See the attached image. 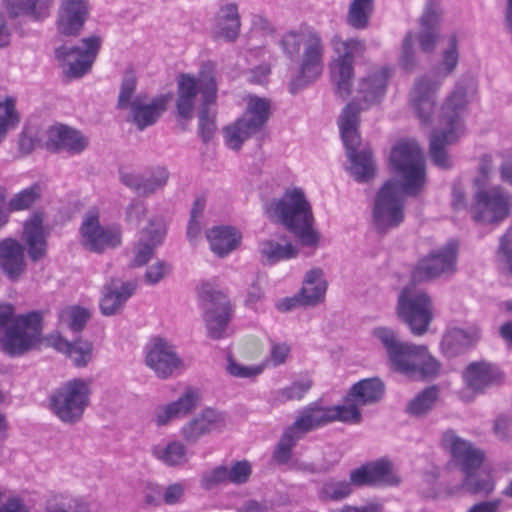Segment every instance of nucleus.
Wrapping results in <instances>:
<instances>
[{
    "mask_svg": "<svg viewBox=\"0 0 512 512\" xmlns=\"http://www.w3.org/2000/svg\"><path fill=\"white\" fill-rule=\"evenodd\" d=\"M438 399V389L428 387L416 395L407 405L406 411L412 416L426 415L435 405Z\"/></svg>",
    "mask_w": 512,
    "mask_h": 512,
    "instance_id": "obj_48",
    "label": "nucleus"
},
{
    "mask_svg": "<svg viewBox=\"0 0 512 512\" xmlns=\"http://www.w3.org/2000/svg\"><path fill=\"white\" fill-rule=\"evenodd\" d=\"M102 39L92 35L81 40V46H60L55 49V57L65 68L70 78L84 76L92 67L100 50Z\"/></svg>",
    "mask_w": 512,
    "mask_h": 512,
    "instance_id": "obj_15",
    "label": "nucleus"
},
{
    "mask_svg": "<svg viewBox=\"0 0 512 512\" xmlns=\"http://www.w3.org/2000/svg\"><path fill=\"white\" fill-rule=\"evenodd\" d=\"M463 379L467 388L474 393L482 394L488 389L501 384L503 373L493 363L486 361L472 362L464 370Z\"/></svg>",
    "mask_w": 512,
    "mask_h": 512,
    "instance_id": "obj_26",
    "label": "nucleus"
},
{
    "mask_svg": "<svg viewBox=\"0 0 512 512\" xmlns=\"http://www.w3.org/2000/svg\"><path fill=\"white\" fill-rule=\"evenodd\" d=\"M152 454L167 466H179L188 461L187 449L180 441L156 445L152 449Z\"/></svg>",
    "mask_w": 512,
    "mask_h": 512,
    "instance_id": "obj_44",
    "label": "nucleus"
},
{
    "mask_svg": "<svg viewBox=\"0 0 512 512\" xmlns=\"http://www.w3.org/2000/svg\"><path fill=\"white\" fill-rule=\"evenodd\" d=\"M170 99V94H162L146 104L141 101L140 97L134 98L130 107L131 121L140 131L154 125L165 112Z\"/></svg>",
    "mask_w": 512,
    "mask_h": 512,
    "instance_id": "obj_32",
    "label": "nucleus"
},
{
    "mask_svg": "<svg viewBox=\"0 0 512 512\" xmlns=\"http://www.w3.org/2000/svg\"><path fill=\"white\" fill-rule=\"evenodd\" d=\"M137 283L134 281L121 282L112 281L105 286V294L100 302V309L103 315L112 316L116 314L134 294Z\"/></svg>",
    "mask_w": 512,
    "mask_h": 512,
    "instance_id": "obj_39",
    "label": "nucleus"
},
{
    "mask_svg": "<svg viewBox=\"0 0 512 512\" xmlns=\"http://www.w3.org/2000/svg\"><path fill=\"white\" fill-rule=\"evenodd\" d=\"M389 77V69L385 67L369 72L358 81L356 97L349 104H355L359 109V114L361 111L379 104L386 94Z\"/></svg>",
    "mask_w": 512,
    "mask_h": 512,
    "instance_id": "obj_20",
    "label": "nucleus"
},
{
    "mask_svg": "<svg viewBox=\"0 0 512 512\" xmlns=\"http://www.w3.org/2000/svg\"><path fill=\"white\" fill-rule=\"evenodd\" d=\"M352 492L353 488L348 480L331 477L322 482L318 488L317 496L321 501L338 502L348 498Z\"/></svg>",
    "mask_w": 512,
    "mask_h": 512,
    "instance_id": "obj_45",
    "label": "nucleus"
},
{
    "mask_svg": "<svg viewBox=\"0 0 512 512\" xmlns=\"http://www.w3.org/2000/svg\"><path fill=\"white\" fill-rule=\"evenodd\" d=\"M511 208L512 195L498 185L475 194L473 218L488 224L499 223L509 216Z\"/></svg>",
    "mask_w": 512,
    "mask_h": 512,
    "instance_id": "obj_17",
    "label": "nucleus"
},
{
    "mask_svg": "<svg viewBox=\"0 0 512 512\" xmlns=\"http://www.w3.org/2000/svg\"><path fill=\"white\" fill-rule=\"evenodd\" d=\"M228 482V468L226 466L215 467L212 470L203 473L201 477V486L205 490H211Z\"/></svg>",
    "mask_w": 512,
    "mask_h": 512,
    "instance_id": "obj_57",
    "label": "nucleus"
},
{
    "mask_svg": "<svg viewBox=\"0 0 512 512\" xmlns=\"http://www.w3.org/2000/svg\"><path fill=\"white\" fill-rule=\"evenodd\" d=\"M397 313L412 334H425L433 319V302L423 289L407 286L398 296Z\"/></svg>",
    "mask_w": 512,
    "mask_h": 512,
    "instance_id": "obj_11",
    "label": "nucleus"
},
{
    "mask_svg": "<svg viewBox=\"0 0 512 512\" xmlns=\"http://www.w3.org/2000/svg\"><path fill=\"white\" fill-rule=\"evenodd\" d=\"M279 44L289 60L298 62V73L288 86L294 95L322 75L326 45L321 33L311 26H301L284 33Z\"/></svg>",
    "mask_w": 512,
    "mask_h": 512,
    "instance_id": "obj_2",
    "label": "nucleus"
},
{
    "mask_svg": "<svg viewBox=\"0 0 512 512\" xmlns=\"http://www.w3.org/2000/svg\"><path fill=\"white\" fill-rule=\"evenodd\" d=\"M338 126L347 157L351 162L350 173L358 182L369 181L374 176L375 165L370 150L357 151L360 144L359 109L355 104H347L343 108Z\"/></svg>",
    "mask_w": 512,
    "mask_h": 512,
    "instance_id": "obj_6",
    "label": "nucleus"
},
{
    "mask_svg": "<svg viewBox=\"0 0 512 512\" xmlns=\"http://www.w3.org/2000/svg\"><path fill=\"white\" fill-rule=\"evenodd\" d=\"M165 235V229L160 221H150L148 227L139 234L138 242L134 249L132 265L139 267L145 265L151 258L154 249L161 244Z\"/></svg>",
    "mask_w": 512,
    "mask_h": 512,
    "instance_id": "obj_35",
    "label": "nucleus"
},
{
    "mask_svg": "<svg viewBox=\"0 0 512 512\" xmlns=\"http://www.w3.org/2000/svg\"><path fill=\"white\" fill-rule=\"evenodd\" d=\"M47 510L48 512H90V507L83 498L60 495L48 503Z\"/></svg>",
    "mask_w": 512,
    "mask_h": 512,
    "instance_id": "obj_50",
    "label": "nucleus"
},
{
    "mask_svg": "<svg viewBox=\"0 0 512 512\" xmlns=\"http://www.w3.org/2000/svg\"><path fill=\"white\" fill-rule=\"evenodd\" d=\"M466 88L457 82L452 93L447 97L441 112V123L445 129L433 131L430 137V157L432 162L441 169H450L452 161L445 147L454 143L463 133L462 115L467 104Z\"/></svg>",
    "mask_w": 512,
    "mask_h": 512,
    "instance_id": "obj_4",
    "label": "nucleus"
},
{
    "mask_svg": "<svg viewBox=\"0 0 512 512\" xmlns=\"http://www.w3.org/2000/svg\"><path fill=\"white\" fill-rule=\"evenodd\" d=\"M262 365L245 366L235 362L232 358L228 359L227 371L230 375L237 378H252L263 372Z\"/></svg>",
    "mask_w": 512,
    "mask_h": 512,
    "instance_id": "obj_59",
    "label": "nucleus"
},
{
    "mask_svg": "<svg viewBox=\"0 0 512 512\" xmlns=\"http://www.w3.org/2000/svg\"><path fill=\"white\" fill-rule=\"evenodd\" d=\"M89 382L74 378L52 392L49 397L51 411L64 423L78 422L89 405Z\"/></svg>",
    "mask_w": 512,
    "mask_h": 512,
    "instance_id": "obj_10",
    "label": "nucleus"
},
{
    "mask_svg": "<svg viewBox=\"0 0 512 512\" xmlns=\"http://www.w3.org/2000/svg\"><path fill=\"white\" fill-rule=\"evenodd\" d=\"M390 164L401 182L390 179L378 191L372 212L379 233L398 227L404 220V195L416 196L425 184V159L415 141H400L392 149Z\"/></svg>",
    "mask_w": 512,
    "mask_h": 512,
    "instance_id": "obj_1",
    "label": "nucleus"
},
{
    "mask_svg": "<svg viewBox=\"0 0 512 512\" xmlns=\"http://www.w3.org/2000/svg\"><path fill=\"white\" fill-rule=\"evenodd\" d=\"M224 426V415L219 411L207 408L186 422L182 426L180 434L188 444H195L202 436L221 430Z\"/></svg>",
    "mask_w": 512,
    "mask_h": 512,
    "instance_id": "obj_30",
    "label": "nucleus"
},
{
    "mask_svg": "<svg viewBox=\"0 0 512 512\" xmlns=\"http://www.w3.org/2000/svg\"><path fill=\"white\" fill-rule=\"evenodd\" d=\"M479 339L477 328H449L442 337L441 350L449 358L464 353Z\"/></svg>",
    "mask_w": 512,
    "mask_h": 512,
    "instance_id": "obj_38",
    "label": "nucleus"
},
{
    "mask_svg": "<svg viewBox=\"0 0 512 512\" xmlns=\"http://www.w3.org/2000/svg\"><path fill=\"white\" fill-rule=\"evenodd\" d=\"M270 218H275L297 237L304 246H313L318 236L312 229L311 207L303 191L298 188L287 190L280 199L266 206Z\"/></svg>",
    "mask_w": 512,
    "mask_h": 512,
    "instance_id": "obj_5",
    "label": "nucleus"
},
{
    "mask_svg": "<svg viewBox=\"0 0 512 512\" xmlns=\"http://www.w3.org/2000/svg\"><path fill=\"white\" fill-rule=\"evenodd\" d=\"M55 0H2L3 7L12 18L27 17L42 22L52 12Z\"/></svg>",
    "mask_w": 512,
    "mask_h": 512,
    "instance_id": "obj_34",
    "label": "nucleus"
},
{
    "mask_svg": "<svg viewBox=\"0 0 512 512\" xmlns=\"http://www.w3.org/2000/svg\"><path fill=\"white\" fill-rule=\"evenodd\" d=\"M45 145L51 152L78 155L88 147L89 138L75 128L59 124L47 130Z\"/></svg>",
    "mask_w": 512,
    "mask_h": 512,
    "instance_id": "obj_24",
    "label": "nucleus"
},
{
    "mask_svg": "<svg viewBox=\"0 0 512 512\" xmlns=\"http://www.w3.org/2000/svg\"><path fill=\"white\" fill-rule=\"evenodd\" d=\"M25 255L23 245L13 239L0 241V269L11 280L16 281L25 271Z\"/></svg>",
    "mask_w": 512,
    "mask_h": 512,
    "instance_id": "obj_33",
    "label": "nucleus"
},
{
    "mask_svg": "<svg viewBox=\"0 0 512 512\" xmlns=\"http://www.w3.org/2000/svg\"><path fill=\"white\" fill-rule=\"evenodd\" d=\"M332 43L337 57L330 64L331 79L336 86V93L345 99L351 94L354 59L364 54L366 45L363 40L357 38L341 40L334 37Z\"/></svg>",
    "mask_w": 512,
    "mask_h": 512,
    "instance_id": "obj_12",
    "label": "nucleus"
},
{
    "mask_svg": "<svg viewBox=\"0 0 512 512\" xmlns=\"http://www.w3.org/2000/svg\"><path fill=\"white\" fill-rule=\"evenodd\" d=\"M478 469L462 471L465 474L463 487L471 494L490 495L495 490V480L491 474L481 476L476 473Z\"/></svg>",
    "mask_w": 512,
    "mask_h": 512,
    "instance_id": "obj_47",
    "label": "nucleus"
},
{
    "mask_svg": "<svg viewBox=\"0 0 512 512\" xmlns=\"http://www.w3.org/2000/svg\"><path fill=\"white\" fill-rule=\"evenodd\" d=\"M145 214V203L139 199H133L126 208L125 220L130 225L137 227Z\"/></svg>",
    "mask_w": 512,
    "mask_h": 512,
    "instance_id": "obj_61",
    "label": "nucleus"
},
{
    "mask_svg": "<svg viewBox=\"0 0 512 512\" xmlns=\"http://www.w3.org/2000/svg\"><path fill=\"white\" fill-rule=\"evenodd\" d=\"M331 417L320 410L316 402L305 406L298 412L295 421L285 429L273 452V459L278 464L290 461L292 450L297 442L307 433L331 423Z\"/></svg>",
    "mask_w": 512,
    "mask_h": 512,
    "instance_id": "obj_8",
    "label": "nucleus"
},
{
    "mask_svg": "<svg viewBox=\"0 0 512 512\" xmlns=\"http://www.w3.org/2000/svg\"><path fill=\"white\" fill-rule=\"evenodd\" d=\"M41 322V314L36 311L17 316L0 340L2 350L12 357L31 350L40 341Z\"/></svg>",
    "mask_w": 512,
    "mask_h": 512,
    "instance_id": "obj_13",
    "label": "nucleus"
},
{
    "mask_svg": "<svg viewBox=\"0 0 512 512\" xmlns=\"http://www.w3.org/2000/svg\"><path fill=\"white\" fill-rule=\"evenodd\" d=\"M457 245L449 242L443 248L421 259L412 271V280L421 282L439 277L454 270Z\"/></svg>",
    "mask_w": 512,
    "mask_h": 512,
    "instance_id": "obj_19",
    "label": "nucleus"
},
{
    "mask_svg": "<svg viewBox=\"0 0 512 512\" xmlns=\"http://www.w3.org/2000/svg\"><path fill=\"white\" fill-rule=\"evenodd\" d=\"M441 446L448 451L462 471L479 469L484 460L481 450L471 442L461 438L454 430H446L442 434Z\"/></svg>",
    "mask_w": 512,
    "mask_h": 512,
    "instance_id": "obj_22",
    "label": "nucleus"
},
{
    "mask_svg": "<svg viewBox=\"0 0 512 512\" xmlns=\"http://www.w3.org/2000/svg\"><path fill=\"white\" fill-rule=\"evenodd\" d=\"M270 117V103L264 98H249L244 115L224 131L225 142L231 149L238 150L243 142L259 132Z\"/></svg>",
    "mask_w": 512,
    "mask_h": 512,
    "instance_id": "obj_14",
    "label": "nucleus"
},
{
    "mask_svg": "<svg viewBox=\"0 0 512 512\" xmlns=\"http://www.w3.org/2000/svg\"><path fill=\"white\" fill-rule=\"evenodd\" d=\"M440 370V363L427 348L413 344L397 371L414 378H432Z\"/></svg>",
    "mask_w": 512,
    "mask_h": 512,
    "instance_id": "obj_27",
    "label": "nucleus"
},
{
    "mask_svg": "<svg viewBox=\"0 0 512 512\" xmlns=\"http://www.w3.org/2000/svg\"><path fill=\"white\" fill-rule=\"evenodd\" d=\"M197 94L201 95L200 106L215 103L217 85L211 69H202L197 77L190 74L179 75L176 108L180 117L184 119L192 118Z\"/></svg>",
    "mask_w": 512,
    "mask_h": 512,
    "instance_id": "obj_9",
    "label": "nucleus"
},
{
    "mask_svg": "<svg viewBox=\"0 0 512 512\" xmlns=\"http://www.w3.org/2000/svg\"><path fill=\"white\" fill-rule=\"evenodd\" d=\"M89 14V0H61L56 19L58 33L68 37L78 36Z\"/></svg>",
    "mask_w": 512,
    "mask_h": 512,
    "instance_id": "obj_21",
    "label": "nucleus"
},
{
    "mask_svg": "<svg viewBox=\"0 0 512 512\" xmlns=\"http://www.w3.org/2000/svg\"><path fill=\"white\" fill-rule=\"evenodd\" d=\"M170 271V266L164 261H158L148 267L144 275V281L148 285L158 284Z\"/></svg>",
    "mask_w": 512,
    "mask_h": 512,
    "instance_id": "obj_62",
    "label": "nucleus"
},
{
    "mask_svg": "<svg viewBox=\"0 0 512 512\" xmlns=\"http://www.w3.org/2000/svg\"><path fill=\"white\" fill-rule=\"evenodd\" d=\"M60 317L63 321L67 322L71 330L80 332L89 319V313L84 308L73 306L62 311Z\"/></svg>",
    "mask_w": 512,
    "mask_h": 512,
    "instance_id": "obj_54",
    "label": "nucleus"
},
{
    "mask_svg": "<svg viewBox=\"0 0 512 512\" xmlns=\"http://www.w3.org/2000/svg\"><path fill=\"white\" fill-rule=\"evenodd\" d=\"M384 394V384L378 378L363 379L355 383L345 397L344 405L322 407L331 419V422L339 421L349 424H359L362 415L360 406L374 404L381 400Z\"/></svg>",
    "mask_w": 512,
    "mask_h": 512,
    "instance_id": "obj_7",
    "label": "nucleus"
},
{
    "mask_svg": "<svg viewBox=\"0 0 512 512\" xmlns=\"http://www.w3.org/2000/svg\"><path fill=\"white\" fill-rule=\"evenodd\" d=\"M251 475V465L248 461H238L228 469L229 482L234 484L246 483Z\"/></svg>",
    "mask_w": 512,
    "mask_h": 512,
    "instance_id": "obj_60",
    "label": "nucleus"
},
{
    "mask_svg": "<svg viewBox=\"0 0 512 512\" xmlns=\"http://www.w3.org/2000/svg\"><path fill=\"white\" fill-rule=\"evenodd\" d=\"M442 0H426L419 18V45L423 52H432L439 37V25L442 19Z\"/></svg>",
    "mask_w": 512,
    "mask_h": 512,
    "instance_id": "obj_28",
    "label": "nucleus"
},
{
    "mask_svg": "<svg viewBox=\"0 0 512 512\" xmlns=\"http://www.w3.org/2000/svg\"><path fill=\"white\" fill-rule=\"evenodd\" d=\"M372 335L385 349L392 368L397 371L413 344L401 341L397 333L389 327H375Z\"/></svg>",
    "mask_w": 512,
    "mask_h": 512,
    "instance_id": "obj_36",
    "label": "nucleus"
},
{
    "mask_svg": "<svg viewBox=\"0 0 512 512\" xmlns=\"http://www.w3.org/2000/svg\"><path fill=\"white\" fill-rule=\"evenodd\" d=\"M21 117L12 97L0 99V143H2L10 131L15 130Z\"/></svg>",
    "mask_w": 512,
    "mask_h": 512,
    "instance_id": "obj_46",
    "label": "nucleus"
},
{
    "mask_svg": "<svg viewBox=\"0 0 512 512\" xmlns=\"http://www.w3.org/2000/svg\"><path fill=\"white\" fill-rule=\"evenodd\" d=\"M199 402V391L188 387L177 400L158 406L155 409L154 422L158 427H161L172 420L184 418L197 408Z\"/></svg>",
    "mask_w": 512,
    "mask_h": 512,
    "instance_id": "obj_29",
    "label": "nucleus"
},
{
    "mask_svg": "<svg viewBox=\"0 0 512 512\" xmlns=\"http://www.w3.org/2000/svg\"><path fill=\"white\" fill-rule=\"evenodd\" d=\"M290 353V346L286 343L273 342L271 345L270 356L267 360L269 365L277 367L285 363Z\"/></svg>",
    "mask_w": 512,
    "mask_h": 512,
    "instance_id": "obj_63",
    "label": "nucleus"
},
{
    "mask_svg": "<svg viewBox=\"0 0 512 512\" xmlns=\"http://www.w3.org/2000/svg\"><path fill=\"white\" fill-rule=\"evenodd\" d=\"M80 232L83 246L95 253H102L107 248H114L121 244L120 228L102 227L95 211H89L85 215Z\"/></svg>",
    "mask_w": 512,
    "mask_h": 512,
    "instance_id": "obj_18",
    "label": "nucleus"
},
{
    "mask_svg": "<svg viewBox=\"0 0 512 512\" xmlns=\"http://www.w3.org/2000/svg\"><path fill=\"white\" fill-rule=\"evenodd\" d=\"M372 486L395 485L398 478L394 475L391 464L385 460L368 463Z\"/></svg>",
    "mask_w": 512,
    "mask_h": 512,
    "instance_id": "obj_49",
    "label": "nucleus"
},
{
    "mask_svg": "<svg viewBox=\"0 0 512 512\" xmlns=\"http://www.w3.org/2000/svg\"><path fill=\"white\" fill-rule=\"evenodd\" d=\"M261 261L267 265L295 258L298 250L291 243L283 239V243L274 239H267L259 244Z\"/></svg>",
    "mask_w": 512,
    "mask_h": 512,
    "instance_id": "obj_42",
    "label": "nucleus"
},
{
    "mask_svg": "<svg viewBox=\"0 0 512 512\" xmlns=\"http://www.w3.org/2000/svg\"><path fill=\"white\" fill-rule=\"evenodd\" d=\"M48 236L49 232L43 226L40 213H34L24 222L22 240L27 246L31 261L37 262L46 256Z\"/></svg>",
    "mask_w": 512,
    "mask_h": 512,
    "instance_id": "obj_31",
    "label": "nucleus"
},
{
    "mask_svg": "<svg viewBox=\"0 0 512 512\" xmlns=\"http://www.w3.org/2000/svg\"><path fill=\"white\" fill-rule=\"evenodd\" d=\"M210 249L219 257H225L240 244L241 234L231 226H217L207 232Z\"/></svg>",
    "mask_w": 512,
    "mask_h": 512,
    "instance_id": "obj_40",
    "label": "nucleus"
},
{
    "mask_svg": "<svg viewBox=\"0 0 512 512\" xmlns=\"http://www.w3.org/2000/svg\"><path fill=\"white\" fill-rule=\"evenodd\" d=\"M199 296L209 304L204 314L208 336L214 340L226 337L232 312L227 296L214 290L208 283L202 284Z\"/></svg>",
    "mask_w": 512,
    "mask_h": 512,
    "instance_id": "obj_16",
    "label": "nucleus"
},
{
    "mask_svg": "<svg viewBox=\"0 0 512 512\" xmlns=\"http://www.w3.org/2000/svg\"><path fill=\"white\" fill-rule=\"evenodd\" d=\"M69 357L77 367H84L92 358V343L84 340H75L67 344Z\"/></svg>",
    "mask_w": 512,
    "mask_h": 512,
    "instance_id": "obj_53",
    "label": "nucleus"
},
{
    "mask_svg": "<svg viewBox=\"0 0 512 512\" xmlns=\"http://www.w3.org/2000/svg\"><path fill=\"white\" fill-rule=\"evenodd\" d=\"M312 380L304 378L292 382L289 386L281 388L275 392V399L280 403L293 400H301L304 395L311 389Z\"/></svg>",
    "mask_w": 512,
    "mask_h": 512,
    "instance_id": "obj_52",
    "label": "nucleus"
},
{
    "mask_svg": "<svg viewBox=\"0 0 512 512\" xmlns=\"http://www.w3.org/2000/svg\"><path fill=\"white\" fill-rule=\"evenodd\" d=\"M216 131L215 117L210 113V105L200 106L198 133L204 142H208Z\"/></svg>",
    "mask_w": 512,
    "mask_h": 512,
    "instance_id": "obj_56",
    "label": "nucleus"
},
{
    "mask_svg": "<svg viewBox=\"0 0 512 512\" xmlns=\"http://www.w3.org/2000/svg\"><path fill=\"white\" fill-rule=\"evenodd\" d=\"M373 12L374 0H351L346 22L356 30L366 29L369 26Z\"/></svg>",
    "mask_w": 512,
    "mask_h": 512,
    "instance_id": "obj_43",
    "label": "nucleus"
},
{
    "mask_svg": "<svg viewBox=\"0 0 512 512\" xmlns=\"http://www.w3.org/2000/svg\"><path fill=\"white\" fill-rule=\"evenodd\" d=\"M348 482L351 483V487L372 486L368 463L353 469Z\"/></svg>",
    "mask_w": 512,
    "mask_h": 512,
    "instance_id": "obj_64",
    "label": "nucleus"
},
{
    "mask_svg": "<svg viewBox=\"0 0 512 512\" xmlns=\"http://www.w3.org/2000/svg\"><path fill=\"white\" fill-rule=\"evenodd\" d=\"M137 80L134 75L127 74L121 83L120 92L118 96V107L120 109L130 108L132 97L135 93Z\"/></svg>",
    "mask_w": 512,
    "mask_h": 512,
    "instance_id": "obj_58",
    "label": "nucleus"
},
{
    "mask_svg": "<svg viewBox=\"0 0 512 512\" xmlns=\"http://www.w3.org/2000/svg\"><path fill=\"white\" fill-rule=\"evenodd\" d=\"M415 38L414 32L409 31L406 33L402 42L399 63L407 71H412L417 64L414 48Z\"/></svg>",
    "mask_w": 512,
    "mask_h": 512,
    "instance_id": "obj_55",
    "label": "nucleus"
},
{
    "mask_svg": "<svg viewBox=\"0 0 512 512\" xmlns=\"http://www.w3.org/2000/svg\"><path fill=\"white\" fill-rule=\"evenodd\" d=\"M240 27L241 21L237 4L220 5L213 18V33L227 41H234L239 35Z\"/></svg>",
    "mask_w": 512,
    "mask_h": 512,
    "instance_id": "obj_37",
    "label": "nucleus"
},
{
    "mask_svg": "<svg viewBox=\"0 0 512 512\" xmlns=\"http://www.w3.org/2000/svg\"><path fill=\"white\" fill-rule=\"evenodd\" d=\"M458 61L457 38L455 35H451L448 39V46L442 53L439 66L433 72L425 74L415 81L410 93V103L422 123H430L436 104V93L444 80L454 72Z\"/></svg>",
    "mask_w": 512,
    "mask_h": 512,
    "instance_id": "obj_3",
    "label": "nucleus"
},
{
    "mask_svg": "<svg viewBox=\"0 0 512 512\" xmlns=\"http://www.w3.org/2000/svg\"><path fill=\"white\" fill-rule=\"evenodd\" d=\"M41 197L40 186L35 184L15 194L8 202L12 212L31 208Z\"/></svg>",
    "mask_w": 512,
    "mask_h": 512,
    "instance_id": "obj_51",
    "label": "nucleus"
},
{
    "mask_svg": "<svg viewBox=\"0 0 512 512\" xmlns=\"http://www.w3.org/2000/svg\"><path fill=\"white\" fill-rule=\"evenodd\" d=\"M327 290V282L324 279L323 270L313 268L309 270L304 278L303 286L298 292L301 300L306 306H316L323 301Z\"/></svg>",
    "mask_w": 512,
    "mask_h": 512,
    "instance_id": "obj_41",
    "label": "nucleus"
},
{
    "mask_svg": "<svg viewBox=\"0 0 512 512\" xmlns=\"http://www.w3.org/2000/svg\"><path fill=\"white\" fill-rule=\"evenodd\" d=\"M145 362L162 379L171 376L182 364L174 347L161 338L154 339L146 346Z\"/></svg>",
    "mask_w": 512,
    "mask_h": 512,
    "instance_id": "obj_23",
    "label": "nucleus"
},
{
    "mask_svg": "<svg viewBox=\"0 0 512 512\" xmlns=\"http://www.w3.org/2000/svg\"><path fill=\"white\" fill-rule=\"evenodd\" d=\"M170 178L169 170L164 166H155L143 174L122 173L121 182L140 196H149L162 190Z\"/></svg>",
    "mask_w": 512,
    "mask_h": 512,
    "instance_id": "obj_25",
    "label": "nucleus"
}]
</instances>
